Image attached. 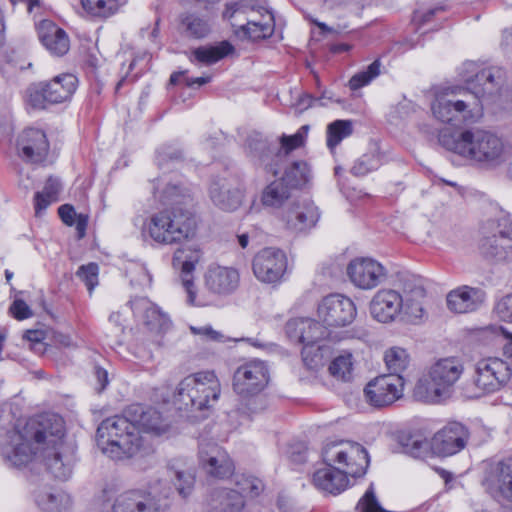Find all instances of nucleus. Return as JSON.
<instances>
[{
	"mask_svg": "<svg viewBox=\"0 0 512 512\" xmlns=\"http://www.w3.org/2000/svg\"><path fill=\"white\" fill-rule=\"evenodd\" d=\"M64 421L56 414H44L27 422L23 432L14 431L10 442L2 446L3 459L14 467L28 464L40 446L46 444L51 448L45 455V463L53 476L67 480L72 473L71 459L63 457L62 438Z\"/></svg>",
	"mask_w": 512,
	"mask_h": 512,
	"instance_id": "f257e3e1",
	"label": "nucleus"
},
{
	"mask_svg": "<svg viewBox=\"0 0 512 512\" xmlns=\"http://www.w3.org/2000/svg\"><path fill=\"white\" fill-rule=\"evenodd\" d=\"M187 189L178 185L167 186L161 201L170 205L153 214L147 224L149 236L160 244H174L194 236L197 223L194 213L187 208L191 202Z\"/></svg>",
	"mask_w": 512,
	"mask_h": 512,
	"instance_id": "f03ea898",
	"label": "nucleus"
},
{
	"mask_svg": "<svg viewBox=\"0 0 512 512\" xmlns=\"http://www.w3.org/2000/svg\"><path fill=\"white\" fill-rule=\"evenodd\" d=\"M439 141L447 150L486 167H495L505 160V144L495 133L467 129L458 133H441Z\"/></svg>",
	"mask_w": 512,
	"mask_h": 512,
	"instance_id": "7ed1b4c3",
	"label": "nucleus"
},
{
	"mask_svg": "<svg viewBox=\"0 0 512 512\" xmlns=\"http://www.w3.org/2000/svg\"><path fill=\"white\" fill-rule=\"evenodd\" d=\"M483 99L470 89L447 87L436 93L431 110L434 117L442 123L453 126L472 124L483 115Z\"/></svg>",
	"mask_w": 512,
	"mask_h": 512,
	"instance_id": "20e7f679",
	"label": "nucleus"
},
{
	"mask_svg": "<svg viewBox=\"0 0 512 512\" xmlns=\"http://www.w3.org/2000/svg\"><path fill=\"white\" fill-rule=\"evenodd\" d=\"M97 446L107 457L122 460L136 455L142 447V437L132 417L124 415L109 417L97 428Z\"/></svg>",
	"mask_w": 512,
	"mask_h": 512,
	"instance_id": "39448f33",
	"label": "nucleus"
},
{
	"mask_svg": "<svg viewBox=\"0 0 512 512\" xmlns=\"http://www.w3.org/2000/svg\"><path fill=\"white\" fill-rule=\"evenodd\" d=\"M286 334L293 342L303 345L301 354L304 364L309 369L322 365L330 347L324 343L332 339V330L322 322L310 318H295L286 323Z\"/></svg>",
	"mask_w": 512,
	"mask_h": 512,
	"instance_id": "423d86ee",
	"label": "nucleus"
},
{
	"mask_svg": "<svg viewBox=\"0 0 512 512\" xmlns=\"http://www.w3.org/2000/svg\"><path fill=\"white\" fill-rule=\"evenodd\" d=\"M220 382L212 371H201L182 379L174 393V404L187 412L209 410L218 401Z\"/></svg>",
	"mask_w": 512,
	"mask_h": 512,
	"instance_id": "0eeeda50",
	"label": "nucleus"
},
{
	"mask_svg": "<svg viewBox=\"0 0 512 512\" xmlns=\"http://www.w3.org/2000/svg\"><path fill=\"white\" fill-rule=\"evenodd\" d=\"M485 330L503 335L505 338H509V342L504 346L506 360L498 357H488L476 363L473 376V396L475 397L500 390L509 382L512 376V334L507 333L502 326H490Z\"/></svg>",
	"mask_w": 512,
	"mask_h": 512,
	"instance_id": "6e6552de",
	"label": "nucleus"
},
{
	"mask_svg": "<svg viewBox=\"0 0 512 512\" xmlns=\"http://www.w3.org/2000/svg\"><path fill=\"white\" fill-rule=\"evenodd\" d=\"M309 127L301 126L293 135L283 134L280 137V148L274 152L268 141L259 133L248 136L246 147L248 153L259 161V164L267 171L277 176L280 167L288 161V155L304 145Z\"/></svg>",
	"mask_w": 512,
	"mask_h": 512,
	"instance_id": "1a4fd4ad",
	"label": "nucleus"
},
{
	"mask_svg": "<svg viewBox=\"0 0 512 512\" xmlns=\"http://www.w3.org/2000/svg\"><path fill=\"white\" fill-rule=\"evenodd\" d=\"M463 371L464 366L457 358L450 357L437 361L430 368L428 378L417 382L414 396L428 403L439 402L449 396L452 386L459 380Z\"/></svg>",
	"mask_w": 512,
	"mask_h": 512,
	"instance_id": "9d476101",
	"label": "nucleus"
},
{
	"mask_svg": "<svg viewBox=\"0 0 512 512\" xmlns=\"http://www.w3.org/2000/svg\"><path fill=\"white\" fill-rule=\"evenodd\" d=\"M321 457L325 465L341 471L348 479L364 476L370 463L365 447L349 440L326 442Z\"/></svg>",
	"mask_w": 512,
	"mask_h": 512,
	"instance_id": "9b49d317",
	"label": "nucleus"
},
{
	"mask_svg": "<svg viewBox=\"0 0 512 512\" xmlns=\"http://www.w3.org/2000/svg\"><path fill=\"white\" fill-rule=\"evenodd\" d=\"M223 17L252 40L266 38L274 27L272 14L261 4L232 2L226 5Z\"/></svg>",
	"mask_w": 512,
	"mask_h": 512,
	"instance_id": "f8f14e48",
	"label": "nucleus"
},
{
	"mask_svg": "<svg viewBox=\"0 0 512 512\" xmlns=\"http://www.w3.org/2000/svg\"><path fill=\"white\" fill-rule=\"evenodd\" d=\"M172 489L168 483L158 480L149 491L129 490L114 501L112 512H167Z\"/></svg>",
	"mask_w": 512,
	"mask_h": 512,
	"instance_id": "ddd939ff",
	"label": "nucleus"
},
{
	"mask_svg": "<svg viewBox=\"0 0 512 512\" xmlns=\"http://www.w3.org/2000/svg\"><path fill=\"white\" fill-rule=\"evenodd\" d=\"M78 79L70 73L55 76L50 81L31 85L27 90L28 103L36 109H44L48 104L69 100L75 93Z\"/></svg>",
	"mask_w": 512,
	"mask_h": 512,
	"instance_id": "4468645a",
	"label": "nucleus"
},
{
	"mask_svg": "<svg viewBox=\"0 0 512 512\" xmlns=\"http://www.w3.org/2000/svg\"><path fill=\"white\" fill-rule=\"evenodd\" d=\"M459 75L465 83L472 85L473 93H478L483 98L498 95L505 82V72L502 68L479 69L478 64L473 61L464 62Z\"/></svg>",
	"mask_w": 512,
	"mask_h": 512,
	"instance_id": "2eb2a0df",
	"label": "nucleus"
},
{
	"mask_svg": "<svg viewBox=\"0 0 512 512\" xmlns=\"http://www.w3.org/2000/svg\"><path fill=\"white\" fill-rule=\"evenodd\" d=\"M316 315L319 321L331 330L352 324L357 316V308L349 297L332 293L318 303Z\"/></svg>",
	"mask_w": 512,
	"mask_h": 512,
	"instance_id": "dca6fc26",
	"label": "nucleus"
},
{
	"mask_svg": "<svg viewBox=\"0 0 512 512\" xmlns=\"http://www.w3.org/2000/svg\"><path fill=\"white\" fill-rule=\"evenodd\" d=\"M235 485L237 490L221 488L212 494V500L219 504L222 510L240 512L244 507L245 497H257L264 490L263 482L251 475H236Z\"/></svg>",
	"mask_w": 512,
	"mask_h": 512,
	"instance_id": "f3484780",
	"label": "nucleus"
},
{
	"mask_svg": "<svg viewBox=\"0 0 512 512\" xmlns=\"http://www.w3.org/2000/svg\"><path fill=\"white\" fill-rule=\"evenodd\" d=\"M199 260V252L190 248H179L173 255V266L180 269V279L187 294V303L193 306L204 307L211 300L204 294H198L195 289L193 271Z\"/></svg>",
	"mask_w": 512,
	"mask_h": 512,
	"instance_id": "a211bd4d",
	"label": "nucleus"
},
{
	"mask_svg": "<svg viewBox=\"0 0 512 512\" xmlns=\"http://www.w3.org/2000/svg\"><path fill=\"white\" fill-rule=\"evenodd\" d=\"M287 257L284 251L268 247L260 250L252 260V270L262 283L275 284L282 280L287 270Z\"/></svg>",
	"mask_w": 512,
	"mask_h": 512,
	"instance_id": "6ab92c4d",
	"label": "nucleus"
},
{
	"mask_svg": "<svg viewBox=\"0 0 512 512\" xmlns=\"http://www.w3.org/2000/svg\"><path fill=\"white\" fill-rule=\"evenodd\" d=\"M404 390V378L400 374L376 377L364 389L366 401L377 408L393 404L400 399Z\"/></svg>",
	"mask_w": 512,
	"mask_h": 512,
	"instance_id": "aec40b11",
	"label": "nucleus"
},
{
	"mask_svg": "<svg viewBox=\"0 0 512 512\" xmlns=\"http://www.w3.org/2000/svg\"><path fill=\"white\" fill-rule=\"evenodd\" d=\"M269 381L266 364L260 360H252L239 366L234 372L233 388L242 396H251L261 392Z\"/></svg>",
	"mask_w": 512,
	"mask_h": 512,
	"instance_id": "412c9836",
	"label": "nucleus"
},
{
	"mask_svg": "<svg viewBox=\"0 0 512 512\" xmlns=\"http://www.w3.org/2000/svg\"><path fill=\"white\" fill-rule=\"evenodd\" d=\"M199 465L212 478H229L235 470L234 463L225 449L214 442L199 445Z\"/></svg>",
	"mask_w": 512,
	"mask_h": 512,
	"instance_id": "4be33fe9",
	"label": "nucleus"
},
{
	"mask_svg": "<svg viewBox=\"0 0 512 512\" xmlns=\"http://www.w3.org/2000/svg\"><path fill=\"white\" fill-rule=\"evenodd\" d=\"M399 283L404 299L403 316L410 322L422 319L424 315L423 300L426 295L422 278L414 274L402 273L399 276Z\"/></svg>",
	"mask_w": 512,
	"mask_h": 512,
	"instance_id": "5701e85b",
	"label": "nucleus"
},
{
	"mask_svg": "<svg viewBox=\"0 0 512 512\" xmlns=\"http://www.w3.org/2000/svg\"><path fill=\"white\" fill-rule=\"evenodd\" d=\"M468 430L458 422H450L431 438V451L434 455L448 457L457 454L467 444Z\"/></svg>",
	"mask_w": 512,
	"mask_h": 512,
	"instance_id": "b1692460",
	"label": "nucleus"
},
{
	"mask_svg": "<svg viewBox=\"0 0 512 512\" xmlns=\"http://www.w3.org/2000/svg\"><path fill=\"white\" fill-rule=\"evenodd\" d=\"M351 282L358 288L370 290L381 284L387 276L386 269L372 258H356L347 266Z\"/></svg>",
	"mask_w": 512,
	"mask_h": 512,
	"instance_id": "393cba45",
	"label": "nucleus"
},
{
	"mask_svg": "<svg viewBox=\"0 0 512 512\" xmlns=\"http://www.w3.org/2000/svg\"><path fill=\"white\" fill-rule=\"evenodd\" d=\"M494 232L481 241V251L487 257L496 260L512 259V222L508 219H501L496 224L493 222Z\"/></svg>",
	"mask_w": 512,
	"mask_h": 512,
	"instance_id": "a878e982",
	"label": "nucleus"
},
{
	"mask_svg": "<svg viewBox=\"0 0 512 512\" xmlns=\"http://www.w3.org/2000/svg\"><path fill=\"white\" fill-rule=\"evenodd\" d=\"M403 296L393 289H380L372 297L369 304L371 317L379 323L394 322L402 315Z\"/></svg>",
	"mask_w": 512,
	"mask_h": 512,
	"instance_id": "bb28decb",
	"label": "nucleus"
},
{
	"mask_svg": "<svg viewBox=\"0 0 512 512\" xmlns=\"http://www.w3.org/2000/svg\"><path fill=\"white\" fill-rule=\"evenodd\" d=\"M239 284V271L233 267L213 265L204 274L205 288L215 296H228L237 290Z\"/></svg>",
	"mask_w": 512,
	"mask_h": 512,
	"instance_id": "cd10ccee",
	"label": "nucleus"
},
{
	"mask_svg": "<svg viewBox=\"0 0 512 512\" xmlns=\"http://www.w3.org/2000/svg\"><path fill=\"white\" fill-rule=\"evenodd\" d=\"M483 485L491 495L512 502V457L491 465L485 474Z\"/></svg>",
	"mask_w": 512,
	"mask_h": 512,
	"instance_id": "c85d7f7f",
	"label": "nucleus"
},
{
	"mask_svg": "<svg viewBox=\"0 0 512 512\" xmlns=\"http://www.w3.org/2000/svg\"><path fill=\"white\" fill-rule=\"evenodd\" d=\"M209 195L216 207L232 212L241 206L244 190L237 180L221 178L211 184Z\"/></svg>",
	"mask_w": 512,
	"mask_h": 512,
	"instance_id": "c756f323",
	"label": "nucleus"
},
{
	"mask_svg": "<svg viewBox=\"0 0 512 512\" xmlns=\"http://www.w3.org/2000/svg\"><path fill=\"white\" fill-rule=\"evenodd\" d=\"M130 308L134 317L142 321L150 330L156 333L165 332L170 327L169 317L145 297H138L130 301Z\"/></svg>",
	"mask_w": 512,
	"mask_h": 512,
	"instance_id": "7c9ffc66",
	"label": "nucleus"
},
{
	"mask_svg": "<svg viewBox=\"0 0 512 512\" xmlns=\"http://www.w3.org/2000/svg\"><path fill=\"white\" fill-rule=\"evenodd\" d=\"M17 148L21 157L32 162L42 161L49 150V142L45 132L38 128H27L17 140Z\"/></svg>",
	"mask_w": 512,
	"mask_h": 512,
	"instance_id": "2f4dec72",
	"label": "nucleus"
},
{
	"mask_svg": "<svg viewBox=\"0 0 512 512\" xmlns=\"http://www.w3.org/2000/svg\"><path fill=\"white\" fill-rule=\"evenodd\" d=\"M127 415L132 417L134 425L138 428L139 432L141 429L160 436L165 434L170 428L169 423L152 407L132 404L127 407Z\"/></svg>",
	"mask_w": 512,
	"mask_h": 512,
	"instance_id": "473e14b6",
	"label": "nucleus"
},
{
	"mask_svg": "<svg viewBox=\"0 0 512 512\" xmlns=\"http://www.w3.org/2000/svg\"><path fill=\"white\" fill-rule=\"evenodd\" d=\"M318 208L311 204H296L283 211L281 219L286 227L295 232H302L315 226L319 220Z\"/></svg>",
	"mask_w": 512,
	"mask_h": 512,
	"instance_id": "72a5a7b5",
	"label": "nucleus"
},
{
	"mask_svg": "<svg viewBox=\"0 0 512 512\" xmlns=\"http://www.w3.org/2000/svg\"><path fill=\"white\" fill-rule=\"evenodd\" d=\"M37 30L39 40L52 55L63 56L69 51L70 40L67 33L52 21H41Z\"/></svg>",
	"mask_w": 512,
	"mask_h": 512,
	"instance_id": "f704fd0d",
	"label": "nucleus"
},
{
	"mask_svg": "<svg viewBox=\"0 0 512 512\" xmlns=\"http://www.w3.org/2000/svg\"><path fill=\"white\" fill-rule=\"evenodd\" d=\"M312 481L317 489L333 495L340 494L350 485V481L345 474L327 465L314 472Z\"/></svg>",
	"mask_w": 512,
	"mask_h": 512,
	"instance_id": "c9c22d12",
	"label": "nucleus"
},
{
	"mask_svg": "<svg viewBox=\"0 0 512 512\" xmlns=\"http://www.w3.org/2000/svg\"><path fill=\"white\" fill-rule=\"evenodd\" d=\"M481 291L467 286L451 291L447 295V305L456 313H467L475 310L482 302Z\"/></svg>",
	"mask_w": 512,
	"mask_h": 512,
	"instance_id": "e433bc0d",
	"label": "nucleus"
},
{
	"mask_svg": "<svg viewBox=\"0 0 512 512\" xmlns=\"http://www.w3.org/2000/svg\"><path fill=\"white\" fill-rule=\"evenodd\" d=\"M34 498L38 507L44 512H67L71 506L70 496L60 490L38 489L34 492Z\"/></svg>",
	"mask_w": 512,
	"mask_h": 512,
	"instance_id": "4c0bfd02",
	"label": "nucleus"
},
{
	"mask_svg": "<svg viewBox=\"0 0 512 512\" xmlns=\"http://www.w3.org/2000/svg\"><path fill=\"white\" fill-rule=\"evenodd\" d=\"M283 170V176L280 178L289 188H302L308 184L312 178L310 166L306 161L297 160L292 162H285L280 167V172Z\"/></svg>",
	"mask_w": 512,
	"mask_h": 512,
	"instance_id": "58836bf2",
	"label": "nucleus"
},
{
	"mask_svg": "<svg viewBox=\"0 0 512 512\" xmlns=\"http://www.w3.org/2000/svg\"><path fill=\"white\" fill-rule=\"evenodd\" d=\"M234 51L233 46L223 41L214 46H201L191 51L189 60L194 64L212 65Z\"/></svg>",
	"mask_w": 512,
	"mask_h": 512,
	"instance_id": "ea45409f",
	"label": "nucleus"
},
{
	"mask_svg": "<svg viewBox=\"0 0 512 512\" xmlns=\"http://www.w3.org/2000/svg\"><path fill=\"white\" fill-rule=\"evenodd\" d=\"M383 164V154L379 146L374 143L368 151L360 156L353 164L350 172L357 177H363L377 170Z\"/></svg>",
	"mask_w": 512,
	"mask_h": 512,
	"instance_id": "a19ab883",
	"label": "nucleus"
},
{
	"mask_svg": "<svg viewBox=\"0 0 512 512\" xmlns=\"http://www.w3.org/2000/svg\"><path fill=\"white\" fill-rule=\"evenodd\" d=\"M290 196L291 189L279 178L264 189L261 200L265 206L279 208Z\"/></svg>",
	"mask_w": 512,
	"mask_h": 512,
	"instance_id": "79ce46f5",
	"label": "nucleus"
},
{
	"mask_svg": "<svg viewBox=\"0 0 512 512\" xmlns=\"http://www.w3.org/2000/svg\"><path fill=\"white\" fill-rule=\"evenodd\" d=\"M180 28L182 33L189 38H204L210 32L208 22L193 13L183 14L180 17Z\"/></svg>",
	"mask_w": 512,
	"mask_h": 512,
	"instance_id": "37998d69",
	"label": "nucleus"
},
{
	"mask_svg": "<svg viewBox=\"0 0 512 512\" xmlns=\"http://www.w3.org/2000/svg\"><path fill=\"white\" fill-rule=\"evenodd\" d=\"M61 184L56 178H48L43 191L37 192L34 196V208L36 216H39L51 203L57 201V195Z\"/></svg>",
	"mask_w": 512,
	"mask_h": 512,
	"instance_id": "c03bdc74",
	"label": "nucleus"
},
{
	"mask_svg": "<svg viewBox=\"0 0 512 512\" xmlns=\"http://www.w3.org/2000/svg\"><path fill=\"white\" fill-rule=\"evenodd\" d=\"M353 133V123L350 120H336L327 126V146L333 150L340 142Z\"/></svg>",
	"mask_w": 512,
	"mask_h": 512,
	"instance_id": "a18cd8bd",
	"label": "nucleus"
},
{
	"mask_svg": "<svg viewBox=\"0 0 512 512\" xmlns=\"http://www.w3.org/2000/svg\"><path fill=\"white\" fill-rule=\"evenodd\" d=\"M384 361L390 374L401 375L407 369L410 358L405 349L392 347L385 352Z\"/></svg>",
	"mask_w": 512,
	"mask_h": 512,
	"instance_id": "49530a36",
	"label": "nucleus"
},
{
	"mask_svg": "<svg viewBox=\"0 0 512 512\" xmlns=\"http://www.w3.org/2000/svg\"><path fill=\"white\" fill-rule=\"evenodd\" d=\"M83 9L92 16L109 17L118 9L117 0H81Z\"/></svg>",
	"mask_w": 512,
	"mask_h": 512,
	"instance_id": "de8ad7c7",
	"label": "nucleus"
},
{
	"mask_svg": "<svg viewBox=\"0 0 512 512\" xmlns=\"http://www.w3.org/2000/svg\"><path fill=\"white\" fill-rule=\"evenodd\" d=\"M353 361L350 353L336 357L329 365V372L332 376L343 381H349L352 376Z\"/></svg>",
	"mask_w": 512,
	"mask_h": 512,
	"instance_id": "09e8293b",
	"label": "nucleus"
},
{
	"mask_svg": "<svg viewBox=\"0 0 512 512\" xmlns=\"http://www.w3.org/2000/svg\"><path fill=\"white\" fill-rule=\"evenodd\" d=\"M404 449L407 454L418 459H426L433 454L431 451V440L427 441L420 437L408 438L404 444Z\"/></svg>",
	"mask_w": 512,
	"mask_h": 512,
	"instance_id": "8fccbe9b",
	"label": "nucleus"
},
{
	"mask_svg": "<svg viewBox=\"0 0 512 512\" xmlns=\"http://www.w3.org/2000/svg\"><path fill=\"white\" fill-rule=\"evenodd\" d=\"M381 63L375 60L371 63L366 70L358 72L349 80V87L351 90H357L369 84L374 78L380 74Z\"/></svg>",
	"mask_w": 512,
	"mask_h": 512,
	"instance_id": "3c124183",
	"label": "nucleus"
},
{
	"mask_svg": "<svg viewBox=\"0 0 512 512\" xmlns=\"http://www.w3.org/2000/svg\"><path fill=\"white\" fill-rule=\"evenodd\" d=\"M109 323L112 325V331L108 335L112 338L114 344H122L123 335L126 329V319L120 311L113 312L109 316Z\"/></svg>",
	"mask_w": 512,
	"mask_h": 512,
	"instance_id": "603ef678",
	"label": "nucleus"
},
{
	"mask_svg": "<svg viewBox=\"0 0 512 512\" xmlns=\"http://www.w3.org/2000/svg\"><path fill=\"white\" fill-rule=\"evenodd\" d=\"M182 158V152L174 145H163L156 152L158 166L162 169L169 162L179 161Z\"/></svg>",
	"mask_w": 512,
	"mask_h": 512,
	"instance_id": "864d4df0",
	"label": "nucleus"
},
{
	"mask_svg": "<svg viewBox=\"0 0 512 512\" xmlns=\"http://www.w3.org/2000/svg\"><path fill=\"white\" fill-rule=\"evenodd\" d=\"M98 271L99 267L96 263H89L79 267L76 273V275L85 283L90 292L98 284Z\"/></svg>",
	"mask_w": 512,
	"mask_h": 512,
	"instance_id": "5fc2aeb1",
	"label": "nucleus"
},
{
	"mask_svg": "<svg viewBox=\"0 0 512 512\" xmlns=\"http://www.w3.org/2000/svg\"><path fill=\"white\" fill-rule=\"evenodd\" d=\"M175 479V486L178 493L184 498L187 497L191 493L195 483L194 475L190 472L176 471Z\"/></svg>",
	"mask_w": 512,
	"mask_h": 512,
	"instance_id": "6e6d98bb",
	"label": "nucleus"
},
{
	"mask_svg": "<svg viewBox=\"0 0 512 512\" xmlns=\"http://www.w3.org/2000/svg\"><path fill=\"white\" fill-rule=\"evenodd\" d=\"M494 312L500 320L512 323V294L502 297L496 303Z\"/></svg>",
	"mask_w": 512,
	"mask_h": 512,
	"instance_id": "4d7b16f0",
	"label": "nucleus"
},
{
	"mask_svg": "<svg viewBox=\"0 0 512 512\" xmlns=\"http://www.w3.org/2000/svg\"><path fill=\"white\" fill-rule=\"evenodd\" d=\"M190 331L194 335H199L205 340H211L214 342H224L225 336L212 328L211 325H205L201 327L191 326Z\"/></svg>",
	"mask_w": 512,
	"mask_h": 512,
	"instance_id": "13d9d810",
	"label": "nucleus"
},
{
	"mask_svg": "<svg viewBox=\"0 0 512 512\" xmlns=\"http://www.w3.org/2000/svg\"><path fill=\"white\" fill-rule=\"evenodd\" d=\"M24 338L30 342V348L37 352H43L45 350L44 340L46 339V333L42 330H28L24 334Z\"/></svg>",
	"mask_w": 512,
	"mask_h": 512,
	"instance_id": "bf43d9fd",
	"label": "nucleus"
},
{
	"mask_svg": "<svg viewBox=\"0 0 512 512\" xmlns=\"http://www.w3.org/2000/svg\"><path fill=\"white\" fill-rule=\"evenodd\" d=\"M9 310L17 320H24L32 316L30 307L21 299H15Z\"/></svg>",
	"mask_w": 512,
	"mask_h": 512,
	"instance_id": "052dcab7",
	"label": "nucleus"
},
{
	"mask_svg": "<svg viewBox=\"0 0 512 512\" xmlns=\"http://www.w3.org/2000/svg\"><path fill=\"white\" fill-rule=\"evenodd\" d=\"M58 214L61 220L68 226L74 225V220L78 216L73 206L64 204L58 208Z\"/></svg>",
	"mask_w": 512,
	"mask_h": 512,
	"instance_id": "680f3d73",
	"label": "nucleus"
},
{
	"mask_svg": "<svg viewBox=\"0 0 512 512\" xmlns=\"http://www.w3.org/2000/svg\"><path fill=\"white\" fill-rule=\"evenodd\" d=\"M51 341L54 345L58 347L70 348L76 346L70 335L61 332H53L51 336Z\"/></svg>",
	"mask_w": 512,
	"mask_h": 512,
	"instance_id": "e2e57ef3",
	"label": "nucleus"
},
{
	"mask_svg": "<svg viewBox=\"0 0 512 512\" xmlns=\"http://www.w3.org/2000/svg\"><path fill=\"white\" fill-rule=\"evenodd\" d=\"M441 10H442V8L437 7V8L429 9L426 12L416 11V12H414L412 21L414 24L421 26V25L429 22L431 20V18L435 15V13L438 11H441Z\"/></svg>",
	"mask_w": 512,
	"mask_h": 512,
	"instance_id": "0e129e2a",
	"label": "nucleus"
},
{
	"mask_svg": "<svg viewBox=\"0 0 512 512\" xmlns=\"http://www.w3.org/2000/svg\"><path fill=\"white\" fill-rule=\"evenodd\" d=\"M94 374L98 384L97 391L102 392L109 383L108 372L105 369L96 366Z\"/></svg>",
	"mask_w": 512,
	"mask_h": 512,
	"instance_id": "69168bd1",
	"label": "nucleus"
},
{
	"mask_svg": "<svg viewBox=\"0 0 512 512\" xmlns=\"http://www.w3.org/2000/svg\"><path fill=\"white\" fill-rule=\"evenodd\" d=\"M87 224H88V217L83 214H78V216L74 220V225L76 227L79 239H81L85 236Z\"/></svg>",
	"mask_w": 512,
	"mask_h": 512,
	"instance_id": "338daca9",
	"label": "nucleus"
},
{
	"mask_svg": "<svg viewBox=\"0 0 512 512\" xmlns=\"http://www.w3.org/2000/svg\"><path fill=\"white\" fill-rule=\"evenodd\" d=\"M211 81L210 76H202V77H196V78H186L185 82L188 87H192L193 85L197 84L198 86H202L204 84H207Z\"/></svg>",
	"mask_w": 512,
	"mask_h": 512,
	"instance_id": "774afa93",
	"label": "nucleus"
}]
</instances>
